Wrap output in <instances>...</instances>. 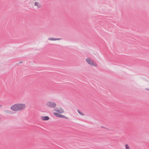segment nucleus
<instances>
[{"label": "nucleus", "instance_id": "nucleus-1", "mask_svg": "<svg viewBox=\"0 0 149 149\" xmlns=\"http://www.w3.org/2000/svg\"><path fill=\"white\" fill-rule=\"evenodd\" d=\"M26 107V104L24 103H17L11 106L10 109L13 111L17 112L24 110Z\"/></svg>", "mask_w": 149, "mask_h": 149}, {"label": "nucleus", "instance_id": "nucleus-2", "mask_svg": "<svg viewBox=\"0 0 149 149\" xmlns=\"http://www.w3.org/2000/svg\"><path fill=\"white\" fill-rule=\"evenodd\" d=\"M54 111L56 112L53 113V115L55 116L60 118H67L65 116L61 114L64 112V109L62 107H59L55 108L54 109Z\"/></svg>", "mask_w": 149, "mask_h": 149}, {"label": "nucleus", "instance_id": "nucleus-3", "mask_svg": "<svg viewBox=\"0 0 149 149\" xmlns=\"http://www.w3.org/2000/svg\"><path fill=\"white\" fill-rule=\"evenodd\" d=\"M45 104L46 106L51 108H55L56 106V104L55 103L50 101H47Z\"/></svg>", "mask_w": 149, "mask_h": 149}, {"label": "nucleus", "instance_id": "nucleus-4", "mask_svg": "<svg viewBox=\"0 0 149 149\" xmlns=\"http://www.w3.org/2000/svg\"><path fill=\"white\" fill-rule=\"evenodd\" d=\"M86 61L88 64L92 66L95 67H96L97 66V64L94 61L91 60L89 58H87L86 59Z\"/></svg>", "mask_w": 149, "mask_h": 149}, {"label": "nucleus", "instance_id": "nucleus-5", "mask_svg": "<svg viewBox=\"0 0 149 149\" xmlns=\"http://www.w3.org/2000/svg\"><path fill=\"white\" fill-rule=\"evenodd\" d=\"M34 5L35 6H36L37 8H40L41 7V4L38 2H35L34 3Z\"/></svg>", "mask_w": 149, "mask_h": 149}, {"label": "nucleus", "instance_id": "nucleus-6", "mask_svg": "<svg viewBox=\"0 0 149 149\" xmlns=\"http://www.w3.org/2000/svg\"><path fill=\"white\" fill-rule=\"evenodd\" d=\"M41 118L43 120H47L49 119V118L47 116H41Z\"/></svg>", "mask_w": 149, "mask_h": 149}, {"label": "nucleus", "instance_id": "nucleus-7", "mask_svg": "<svg viewBox=\"0 0 149 149\" xmlns=\"http://www.w3.org/2000/svg\"><path fill=\"white\" fill-rule=\"evenodd\" d=\"M61 38H50L48 39V40L51 41H55L61 40Z\"/></svg>", "mask_w": 149, "mask_h": 149}, {"label": "nucleus", "instance_id": "nucleus-8", "mask_svg": "<svg viewBox=\"0 0 149 149\" xmlns=\"http://www.w3.org/2000/svg\"><path fill=\"white\" fill-rule=\"evenodd\" d=\"M4 112L6 114H11L12 112L8 110H5L4 111Z\"/></svg>", "mask_w": 149, "mask_h": 149}, {"label": "nucleus", "instance_id": "nucleus-9", "mask_svg": "<svg viewBox=\"0 0 149 149\" xmlns=\"http://www.w3.org/2000/svg\"><path fill=\"white\" fill-rule=\"evenodd\" d=\"M126 149H130L129 145L127 144H126L125 145Z\"/></svg>", "mask_w": 149, "mask_h": 149}, {"label": "nucleus", "instance_id": "nucleus-10", "mask_svg": "<svg viewBox=\"0 0 149 149\" xmlns=\"http://www.w3.org/2000/svg\"><path fill=\"white\" fill-rule=\"evenodd\" d=\"M78 113L80 114L81 115H82V116L84 115V114L82 113L79 110H78Z\"/></svg>", "mask_w": 149, "mask_h": 149}, {"label": "nucleus", "instance_id": "nucleus-11", "mask_svg": "<svg viewBox=\"0 0 149 149\" xmlns=\"http://www.w3.org/2000/svg\"><path fill=\"white\" fill-rule=\"evenodd\" d=\"M2 107V105L0 104V107Z\"/></svg>", "mask_w": 149, "mask_h": 149}, {"label": "nucleus", "instance_id": "nucleus-12", "mask_svg": "<svg viewBox=\"0 0 149 149\" xmlns=\"http://www.w3.org/2000/svg\"><path fill=\"white\" fill-rule=\"evenodd\" d=\"M147 90L149 91V88L147 89Z\"/></svg>", "mask_w": 149, "mask_h": 149}]
</instances>
